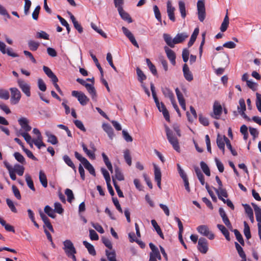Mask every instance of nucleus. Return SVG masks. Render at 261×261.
I'll list each match as a JSON object with an SVG mask.
<instances>
[{"mask_svg": "<svg viewBox=\"0 0 261 261\" xmlns=\"http://www.w3.org/2000/svg\"><path fill=\"white\" fill-rule=\"evenodd\" d=\"M54 210L50 207L49 205H46L44 207V212L50 217L52 218H55L56 217V215L54 213Z\"/></svg>", "mask_w": 261, "mask_h": 261, "instance_id": "obj_48", "label": "nucleus"}, {"mask_svg": "<svg viewBox=\"0 0 261 261\" xmlns=\"http://www.w3.org/2000/svg\"><path fill=\"white\" fill-rule=\"evenodd\" d=\"M175 10V9L172 5L171 2L170 1H168L167 3V13L169 19L173 22L175 21V17L174 16Z\"/></svg>", "mask_w": 261, "mask_h": 261, "instance_id": "obj_13", "label": "nucleus"}, {"mask_svg": "<svg viewBox=\"0 0 261 261\" xmlns=\"http://www.w3.org/2000/svg\"><path fill=\"white\" fill-rule=\"evenodd\" d=\"M12 170L18 175L22 176L23 174L24 168L19 164H15L12 168Z\"/></svg>", "mask_w": 261, "mask_h": 261, "instance_id": "obj_33", "label": "nucleus"}, {"mask_svg": "<svg viewBox=\"0 0 261 261\" xmlns=\"http://www.w3.org/2000/svg\"><path fill=\"white\" fill-rule=\"evenodd\" d=\"M154 168V180L157 182V186L161 189L162 174L160 168L155 164H153Z\"/></svg>", "mask_w": 261, "mask_h": 261, "instance_id": "obj_12", "label": "nucleus"}, {"mask_svg": "<svg viewBox=\"0 0 261 261\" xmlns=\"http://www.w3.org/2000/svg\"><path fill=\"white\" fill-rule=\"evenodd\" d=\"M54 211L56 213L61 214L63 212V209L62 208V205L59 202H55L54 203Z\"/></svg>", "mask_w": 261, "mask_h": 261, "instance_id": "obj_62", "label": "nucleus"}, {"mask_svg": "<svg viewBox=\"0 0 261 261\" xmlns=\"http://www.w3.org/2000/svg\"><path fill=\"white\" fill-rule=\"evenodd\" d=\"M136 72L138 77V81L141 83H143V81L146 80V75L144 74L143 71L139 67L137 68Z\"/></svg>", "mask_w": 261, "mask_h": 261, "instance_id": "obj_47", "label": "nucleus"}, {"mask_svg": "<svg viewBox=\"0 0 261 261\" xmlns=\"http://www.w3.org/2000/svg\"><path fill=\"white\" fill-rule=\"evenodd\" d=\"M198 19L203 22L205 17V8L203 0H198L197 4Z\"/></svg>", "mask_w": 261, "mask_h": 261, "instance_id": "obj_6", "label": "nucleus"}, {"mask_svg": "<svg viewBox=\"0 0 261 261\" xmlns=\"http://www.w3.org/2000/svg\"><path fill=\"white\" fill-rule=\"evenodd\" d=\"M17 84L19 87L21 89V91L26 95L27 97L31 96L30 92V85L25 82L22 79H18L17 80Z\"/></svg>", "mask_w": 261, "mask_h": 261, "instance_id": "obj_7", "label": "nucleus"}, {"mask_svg": "<svg viewBox=\"0 0 261 261\" xmlns=\"http://www.w3.org/2000/svg\"><path fill=\"white\" fill-rule=\"evenodd\" d=\"M163 38L165 42L171 48L174 47L175 42L174 38H172L170 35L165 33L163 34Z\"/></svg>", "mask_w": 261, "mask_h": 261, "instance_id": "obj_24", "label": "nucleus"}, {"mask_svg": "<svg viewBox=\"0 0 261 261\" xmlns=\"http://www.w3.org/2000/svg\"><path fill=\"white\" fill-rule=\"evenodd\" d=\"M157 259L159 260L161 259L160 252H150L149 261H157Z\"/></svg>", "mask_w": 261, "mask_h": 261, "instance_id": "obj_43", "label": "nucleus"}, {"mask_svg": "<svg viewBox=\"0 0 261 261\" xmlns=\"http://www.w3.org/2000/svg\"><path fill=\"white\" fill-rule=\"evenodd\" d=\"M72 96L76 97L79 102L82 106H85L87 105L89 100V99L87 96L82 92L78 91H72L71 93Z\"/></svg>", "mask_w": 261, "mask_h": 261, "instance_id": "obj_5", "label": "nucleus"}, {"mask_svg": "<svg viewBox=\"0 0 261 261\" xmlns=\"http://www.w3.org/2000/svg\"><path fill=\"white\" fill-rule=\"evenodd\" d=\"M239 104L237 108L239 113L242 112H245L246 110V107L244 99L243 98L240 99Z\"/></svg>", "mask_w": 261, "mask_h": 261, "instance_id": "obj_44", "label": "nucleus"}, {"mask_svg": "<svg viewBox=\"0 0 261 261\" xmlns=\"http://www.w3.org/2000/svg\"><path fill=\"white\" fill-rule=\"evenodd\" d=\"M122 30L124 34L129 39L131 43L135 46L137 47V48H139V44H138L133 34L126 28L124 27H123L122 28Z\"/></svg>", "mask_w": 261, "mask_h": 261, "instance_id": "obj_14", "label": "nucleus"}, {"mask_svg": "<svg viewBox=\"0 0 261 261\" xmlns=\"http://www.w3.org/2000/svg\"><path fill=\"white\" fill-rule=\"evenodd\" d=\"M124 158L127 164L130 166L132 164V158L128 150H125L124 151Z\"/></svg>", "mask_w": 261, "mask_h": 261, "instance_id": "obj_56", "label": "nucleus"}, {"mask_svg": "<svg viewBox=\"0 0 261 261\" xmlns=\"http://www.w3.org/2000/svg\"><path fill=\"white\" fill-rule=\"evenodd\" d=\"M28 44L30 49L32 51H36L40 45V43L38 42L32 40H29Z\"/></svg>", "mask_w": 261, "mask_h": 261, "instance_id": "obj_38", "label": "nucleus"}, {"mask_svg": "<svg viewBox=\"0 0 261 261\" xmlns=\"http://www.w3.org/2000/svg\"><path fill=\"white\" fill-rule=\"evenodd\" d=\"M91 27L94 31H95L97 33L99 34L101 36H102L105 38H106L107 37L106 34L101 29H98L96 25L94 23H91Z\"/></svg>", "mask_w": 261, "mask_h": 261, "instance_id": "obj_51", "label": "nucleus"}, {"mask_svg": "<svg viewBox=\"0 0 261 261\" xmlns=\"http://www.w3.org/2000/svg\"><path fill=\"white\" fill-rule=\"evenodd\" d=\"M34 144L38 148H40L42 146L44 147L45 145L42 142V137L34 139Z\"/></svg>", "mask_w": 261, "mask_h": 261, "instance_id": "obj_60", "label": "nucleus"}, {"mask_svg": "<svg viewBox=\"0 0 261 261\" xmlns=\"http://www.w3.org/2000/svg\"><path fill=\"white\" fill-rule=\"evenodd\" d=\"M85 87L89 94L91 95L92 99L95 101L97 98V94L95 89L93 86V84H88L86 85Z\"/></svg>", "mask_w": 261, "mask_h": 261, "instance_id": "obj_20", "label": "nucleus"}, {"mask_svg": "<svg viewBox=\"0 0 261 261\" xmlns=\"http://www.w3.org/2000/svg\"><path fill=\"white\" fill-rule=\"evenodd\" d=\"M25 181L27 182V184L28 186V187L33 191H35V189L34 186V183L32 179L31 176L28 174H26L25 175Z\"/></svg>", "mask_w": 261, "mask_h": 261, "instance_id": "obj_45", "label": "nucleus"}, {"mask_svg": "<svg viewBox=\"0 0 261 261\" xmlns=\"http://www.w3.org/2000/svg\"><path fill=\"white\" fill-rule=\"evenodd\" d=\"M39 180L42 184V186L44 188H46L47 187V180L46 176V175L44 173V172L42 170L39 172Z\"/></svg>", "mask_w": 261, "mask_h": 261, "instance_id": "obj_31", "label": "nucleus"}, {"mask_svg": "<svg viewBox=\"0 0 261 261\" xmlns=\"http://www.w3.org/2000/svg\"><path fill=\"white\" fill-rule=\"evenodd\" d=\"M102 128L104 131L108 134L109 137L111 140L113 139L114 134L112 127L110 125L107 123H103L102 125Z\"/></svg>", "mask_w": 261, "mask_h": 261, "instance_id": "obj_22", "label": "nucleus"}, {"mask_svg": "<svg viewBox=\"0 0 261 261\" xmlns=\"http://www.w3.org/2000/svg\"><path fill=\"white\" fill-rule=\"evenodd\" d=\"M106 255L109 261H116V254L114 249L106 250Z\"/></svg>", "mask_w": 261, "mask_h": 261, "instance_id": "obj_25", "label": "nucleus"}, {"mask_svg": "<svg viewBox=\"0 0 261 261\" xmlns=\"http://www.w3.org/2000/svg\"><path fill=\"white\" fill-rule=\"evenodd\" d=\"M85 87L89 94L91 95L92 99L95 101L97 98V94L95 89L93 86V84H88L86 85Z\"/></svg>", "mask_w": 261, "mask_h": 261, "instance_id": "obj_18", "label": "nucleus"}, {"mask_svg": "<svg viewBox=\"0 0 261 261\" xmlns=\"http://www.w3.org/2000/svg\"><path fill=\"white\" fill-rule=\"evenodd\" d=\"M222 113V107L217 101H215L213 105V112L211 116L213 118L219 119Z\"/></svg>", "mask_w": 261, "mask_h": 261, "instance_id": "obj_9", "label": "nucleus"}, {"mask_svg": "<svg viewBox=\"0 0 261 261\" xmlns=\"http://www.w3.org/2000/svg\"><path fill=\"white\" fill-rule=\"evenodd\" d=\"M85 168L88 170L89 173L93 176H95V169L93 166L90 163V162L87 160L83 164Z\"/></svg>", "mask_w": 261, "mask_h": 261, "instance_id": "obj_40", "label": "nucleus"}, {"mask_svg": "<svg viewBox=\"0 0 261 261\" xmlns=\"http://www.w3.org/2000/svg\"><path fill=\"white\" fill-rule=\"evenodd\" d=\"M36 38L48 40L49 39V35L44 31H40L37 33Z\"/></svg>", "mask_w": 261, "mask_h": 261, "instance_id": "obj_63", "label": "nucleus"}, {"mask_svg": "<svg viewBox=\"0 0 261 261\" xmlns=\"http://www.w3.org/2000/svg\"><path fill=\"white\" fill-rule=\"evenodd\" d=\"M6 203L12 212L15 213L17 212V209L16 208L14 203L12 200L10 199L7 198L6 199Z\"/></svg>", "mask_w": 261, "mask_h": 261, "instance_id": "obj_54", "label": "nucleus"}, {"mask_svg": "<svg viewBox=\"0 0 261 261\" xmlns=\"http://www.w3.org/2000/svg\"><path fill=\"white\" fill-rule=\"evenodd\" d=\"M10 91L11 92V103L12 105L17 104L20 101L21 97L20 91L15 87L10 88Z\"/></svg>", "mask_w": 261, "mask_h": 261, "instance_id": "obj_4", "label": "nucleus"}, {"mask_svg": "<svg viewBox=\"0 0 261 261\" xmlns=\"http://www.w3.org/2000/svg\"><path fill=\"white\" fill-rule=\"evenodd\" d=\"M244 233L247 239H249L251 238V233L250 227L246 221L244 222Z\"/></svg>", "mask_w": 261, "mask_h": 261, "instance_id": "obj_50", "label": "nucleus"}, {"mask_svg": "<svg viewBox=\"0 0 261 261\" xmlns=\"http://www.w3.org/2000/svg\"><path fill=\"white\" fill-rule=\"evenodd\" d=\"M83 244L87 249L89 254L93 256L96 255V251L94 246L92 244H90L86 241H83Z\"/></svg>", "mask_w": 261, "mask_h": 261, "instance_id": "obj_34", "label": "nucleus"}, {"mask_svg": "<svg viewBox=\"0 0 261 261\" xmlns=\"http://www.w3.org/2000/svg\"><path fill=\"white\" fill-rule=\"evenodd\" d=\"M85 87L89 94L91 95L92 99L95 101L97 98V94L95 89L93 86V84H88L86 85Z\"/></svg>", "mask_w": 261, "mask_h": 261, "instance_id": "obj_19", "label": "nucleus"}, {"mask_svg": "<svg viewBox=\"0 0 261 261\" xmlns=\"http://www.w3.org/2000/svg\"><path fill=\"white\" fill-rule=\"evenodd\" d=\"M200 167L202 169L203 172L207 176H210L211 172L210 169L208 167V166L204 162L201 161L200 162Z\"/></svg>", "mask_w": 261, "mask_h": 261, "instance_id": "obj_52", "label": "nucleus"}, {"mask_svg": "<svg viewBox=\"0 0 261 261\" xmlns=\"http://www.w3.org/2000/svg\"><path fill=\"white\" fill-rule=\"evenodd\" d=\"M228 138L225 136H221L218 134L216 139V143L218 148L222 150L223 154L225 153V144Z\"/></svg>", "mask_w": 261, "mask_h": 261, "instance_id": "obj_11", "label": "nucleus"}, {"mask_svg": "<svg viewBox=\"0 0 261 261\" xmlns=\"http://www.w3.org/2000/svg\"><path fill=\"white\" fill-rule=\"evenodd\" d=\"M21 136L24 138L27 143L30 145L31 148L33 147V144H34V139H32L31 136L29 134L23 133L21 134Z\"/></svg>", "mask_w": 261, "mask_h": 261, "instance_id": "obj_36", "label": "nucleus"}, {"mask_svg": "<svg viewBox=\"0 0 261 261\" xmlns=\"http://www.w3.org/2000/svg\"><path fill=\"white\" fill-rule=\"evenodd\" d=\"M14 156L15 157V159L19 163L25 164V160L23 156L19 152H15L14 153Z\"/></svg>", "mask_w": 261, "mask_h": 261, "instance_id": "obj_53", "label": "nucleus"}, {"mask_svg": "<svg viewBox=\"0 0 261 261\" xmlns=\"http://www.w3.org/2000/svg\"><path fill=\"white\" fill-rule=\"evenodd\" d=\"M162 91L164 95L166 97L169 98L170 99V101L175 99L174 94L173 93L172 91L170 89H169V88H166V87L162 88Z\"/></svg>", "mask_w": 261, "mask_h": 261, "instance_id": "obj_27", "label": "nucleus"}, {"mask_svg": "<svg viewBox=\"0 0 261 261\" xmlns=\"http://www.w3.org/2000/svg\"><path fill=\"white\" fill-rule=\"evenodd\" d=\"M0 223L2 226H3L5 227V229L7 231L13 232H15L14 227L12 226H11V225L6 223V221L1 217H0Z\"/></svg>", "mask_w": 261, "mask_h": 261, "instance_id": "obj_41", "label": "nucleus"}, {"mask_svg": "<svg viewBox=\"0 0 261 261\" xmlns=\"http://www.w3.org/2000/svg\"><path fill=\"white\" fill-rule=\"evenodd\" d=\"M253 207L256 221H257L258 228H261V208L256 204L252 203Z\"/></svg>", "mask_w": 261, "mask_h": 261, "instance_id": "obj_16", "label": "nucleus"}, {"mask_svg": "<svg viewBox=\"0 0 261 261\" xmlns=\"http://www.w3.org/2000/svg\"><path fill=\"white\" fill-rule=\"evenodd\" d=\"M188 35L185 33L177 34L174 38L175 44L183 42L187 38H188Z\"/></svg>", "mask_w": 261, "mask_h": 261, "instance_id": "obj_26", "label": "nucleus"}, {"mask_svg": "<svg viewBox=\"0 0 261 261\" xmlns=\"http://www.w3.org/2000/svg\"><path fill=\"white\" fill-rule=\"evenodd\" d=\"M153 12L154 13L155 18L159 21L161 22V15L160 10L156 5H154L153 7Z\"/></svg>", "mask_w": 261, "mask_h": 261, "instance_id": "obj_55", "label": "nucleus"}, {"mask_svg": "<svg viewBox=\"0 0 261 261\" xmlns=\"http://www.w3.org/2000/svg\"><path fill=\"white\" fill-rule=\"evenodd\" d=\"M63 159L64 161L65 162V163L68 166L71 167L74 171L75 172H76V167H75L74 164L72 162V161L70 159V158L67 155H64L63 156Z\"/></svg>", "mask_w": 261, "mask_h": 261, "instance_id": "obj_37", "label": "nucleus"}, {"mask_svg": "<svg viewBox=\"0 0 261 261\" xmlns=\"http://www.w3.org/2000/svg\"><path fill=\"white\" fill-rule=\"evenodd\" d=\"M10 97L9 91L4 89L0 88V98L8 100Z\"/></svg>", "mask_w": 261, "mask_h": 261, "instance_id": "obj_46", "label": "nucleus"}, {"mask_svg": "<svg viewBox=\"0 0 261 261\" xmlns=\"http://www.w3.org/2000/svg\"><path fill=\"white\" fill-rule=\"evenodd\" d=\"M179 10L182 18H185L187 15L185 3L181 1L178 2Z\"/></svg>", "mask_w": 261, "mask_h": 261, "instance_id": "obj_29", "label": "nucleus"}, {"mask_svg": "<svg viewBox=\"0 0 261 261\" xmlns=\"http://www.w3.org/2000/svg\"><path fill=\"white\" fill-rule=\"evenodd\" d=\"M197 230L201 235L207 237L210 240H213L215 238L214 233L210 231L208 227L206 225H199L197 227Z\"/></svg>", "mask_w": 261, "mask_h": 261, "instance_id": "obj_3", "label": "nucleus"}, {"mask_svg": "<svg viewBox=\"0 0 261 261\" xmlns=\"http://www.w3.org/2000/svg\"><path fill=\"white\" fill-rule=\"evenodd\" d=\"M119 15H120L121 17L124 20L127 21L128 23H130L132 22V19L128 15V13L125 12L123 9L118 10Z\"/></svg>", "mask_w": 261, "mask_h": 261, "instance_id": "obj_32", "label": "nucleus"}, {"mask_svg": "<svg viewBox=\"0 0 261 261\" xmlns=\"http://www.w3.org/2000/svg\"><path fill=\"white\" fill-rule=\"evenodd\" d=\"M190 109L191 113H192V115H193V117H190V114L189 113V112H187L186 114H187V116L188 117V121L190 122H192L194 121V120H195L197 118V113H196L195 110L192 106H191Z\"/></svg>", "mask_w": 261, "mask_h": 261, "instance_id": "obj_35", "label": "nucleus"}, {"mask_svg": "<svg viewBox=\"0 0 261 261\" xmlns=\"http://www.w3.org/2000/svg\"><path fill=\"white\" fill-rule=\"evenodd\" d=\"M65 193L67 197L68 201L71 203L72 200L74 199V195L72 191L70 189H67L65 190Z\"/></svg>", "mask_w": 261, "mask_h": 261, "instance_id": "obj_59", "label": "nucleus"}, {"mask_svg": "<svg viewBox=\"0 0 261 261\" xmlns=\"http://www.w3.org/2000/svg\"><path fill=\"white\" fill-rule=\"evenodd\" d=\"M233 232H234V233L235 234V236H236L237 240L239 242V243L241 245H244V240L242 237V236L240 233V232L237 229L233 230Z\"/></svg>", "mask_w": 261, "mask_h": 261, "instance_id": "obj_58", "label": "nucleus"}, {"mask_svg": "<svg viewBox=\"0 0 261 261\" xmlns=\"http://www.w3.org/2000/svg\"><path fill=\"white\" fill-rule=\"evenodd\" d=\"M229 17L228 16V10H227L226 14L220 27V30L221 32H224L227 30L229 24Z\"/></svg>", "mask_w": 261, "mask_h": 261, "instance_id": "obj_30", "label": "nucleus"}, {"mask_svg": "<svg viewBox=\"0 0 261 261\" xmlns=\"http://www.w3.org/2000/svg\"><path fill=\"white\" fill-rule=\"evenodd\" d=\"M256 106L258 111L261 113V94L258 93H256Z\"/></svg>", "mask_w": 261, "mask_h": 261, "instance_id": "obj_61", "label": "nucleus"}, {"mask_svg": "<svg viewBox=\"0 0 261 261\" xmlns=\"http://www.w3.org/2000/svg\"><path fill=\"white\" fill-rule=\"evenodd\" d=\"M164 50L166 54L167 58L170 60L171 64L173 65H175L176 55L175 53L167 46H165L164 47Z\"/></svg>", "mask_w": 261, "mask_h": 261, "instance_id": "obj_15", "label": "nucleus"}, {"mask_svg": "<svg viewBox=\"0 0 261 261\" xmlns=\"http://www.w3.org/2000/svg\"><path fill=\"white\" fill-rule=\"evenodd\" d=\"M25 2L24 6V13L25 15H27L29 13V10L31 8L32 3L30 0H24Z\"/></svg>", "mask_w": 261, "mask_h": 261, "instance_id": "obj_57", "label": "nucleus"}, {"mask_svg": "<svg viewBox=\"0 0 261 261\" xmlns=\"http://www.w3.org/2000/svg\"><path fill=\"white\" fill-rule=\"evenodd\" d=\"M64 248L66 254L67 255L69 254H75L76 251L74 248L73 243L69 240H66L63 242Z\"/></svg>", "mask_w": 261, "mask_h": 261, "instance_id": "obj_10", "label": "nucleus"}, {"mask_svg": "<svg viewBox=\"0 0 261 261\" xmlns=\"http://www.w3.org/2000/svg\"><path fill=\"white\" fill-rule=\"evenodd\" d=\"M45 135L47 137V142L53 145H56L58 143V139L56 136L52 134L49 131L46 130Z\"/></svg>", "mask_w": 261, "mask_h": 261, "instance_id": "obj_23", "label": "nucleus"}, {"mask_svg": "<svg viewBox=\"0 0 261 261\" xmlns=\"http://www.w3.org/2000/svg\"><path fill=\"white\" fill-rule=\"evenodd\" d=\"M198 250L203 254H205L208 251V242L204 238H200L198 241L197 245Z\"/></svg>", "mask_w": 261, "mask_h": 261, "instance_id": "obj_8", "label": "nucleus"}, {"mask_svg": "<svg viewBox=\"0 0 261 261\" xmlns=\"http://www.w3.org/2000/svg\"><path fill=\"white\" fill-rule=\"evenodd\" d=\"M115 177L119 181L124 180L121 171L118 167H115Z\"/></svg>", "mask_w": 261, "mask_h": 261, "instance_id": "obj_49", "label": "nucleus"}, {"mask_svg": "<svg viewBox=\"0 0 261 261\" xmlns=\"http://www.w3.org/2000/svg\"><path fill=\"white\" fill-rule=\"evenodd\" d=\"M18 122L21 128L16 133L17 136H21V134L23 133L29 134L32 129V127L29 125V120L26 117H21L18 119Z\"/></svg>", "mask_w": 261, "mask_h": 261, "instance_id": "obj_2", "label": "nucleus"}, {"mask_svg": "<svg viewBox=\"0 0 261 261\" xmlns=\"http://www.w3.org/2000/svg\"><path fill=\"white\" fill-rule=\"evenodd\" d=\"M82 147L83 148V149L84 151L86 153L87 156L90 159H95V153H94V151H91V150H89L87 148V147H86V146L84 143H83L82 144Z\"/></svg>", "mask_w": 261, "mask_h": 261, "instance_id": "obj_42", "label": "nucleus"}, {"mask_svg": "<svg viewBox=\"0 0 261 261\" xmlns=\"http://www.w3.org/2000/svg\"><path fill=\"white\" fill-rule=\"evenodd\" d=\"M38 86L39 89L42 91H45L46 89V85L41 79L38 80Z\"/></svg>", "mask_w": 261, "mask_h": 261, "instance_id": "obj_64", "label": "nucleus"}, {"mask_svg": "<svg viewBox=\"0 0 261 261\" xmlns=\"http://www.w3.org/2000/svg\"><path fill=\"white\" fill-rule=\"evenodd\" d=\"M43 70L47 76L51 80H53L56 81L57 76L53 73L51 70L48 67L44 66Z\"/></svg>", "mask_w": 261, "mask_h": 261, "instance_id": "obj_28", "label": "nucleus"}, {"mask_svg": "<svg viewBox=\"0 0 261 261\" xmlns=\"http://www.w3.org/2000/svg\"><path fill=\"white\" fill-rule=\"evenodd\" d=\"M182 70L186 80L189 82L192 81L193 79V74L190 71L189 68L186 64L184 65Z\"/></svg>", "mask_w": 261, "mask_h": 261, "instance_id": "obj_17", "label": "nucleus"}, {"mask_svg": "<svg viewBox=\"0 0 261 261\" xmlns=\"http://www.w3.org/2000/svg\"><path fill=\"white\" fill-rule=\"evenodd\" d=\"M167 138L169 142L172 145L173 148L177 151L179 152L180 147L176 136L173 131L166 125H164Z\"/></svg>", "mask_w": 261, "mask_h": 261, "instance_id": "obj_1", "label": "nucleus"}, {"mask_svg": "<svg viewBox=\"0 0 261 261\" xmlns=\"http://www.w3.org/2000/svg\"><path fill=\"white\" fill-rule=\"evenodd\" d=\"M243 205L244 207L245 213L249 217L251 223H253L254 222V220L253 216V212L252 208L249 205L247 204H243Z\"/></svg>", "mask_w": 261, "mask_h": 261, "instance_id": "obj_21", "label": "nucleus"}, {"mask_svg": "<svg viewBox=\"0 0 261 261\" xmlns=\"http://www.w3.org/2000/svg\"><path fill=\"white\" fill-rule=\"evenodd\" d=\"M215 190L218 195L219 198H221L222 197H227L228 195L225 189H223L222 187H219L218 189H215Z\"/></svg>", "mask_w": 261, "mask_h": 261, "instance_id": "obj_39", "label": "nucleus"}]
</instances>
